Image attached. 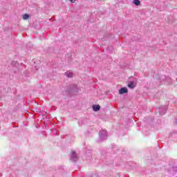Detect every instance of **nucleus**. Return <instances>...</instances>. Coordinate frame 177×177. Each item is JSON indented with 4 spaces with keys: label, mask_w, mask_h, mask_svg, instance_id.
Wrapping results in <instances>:
<instances>
[{
    "label": "nucleus",
    "mask_w": 177,
    "mask_h": 177,
    "mask_svg": "<svg viewBox=\"0 0 177 177\" xmlns=\"http://www.w3.org/2000/svg\"><path fill=\"white\" fill-rule=\"evenodd\" d=\"M120 95H124V93H128V88L123 87L119 91Z\"/></svg>",
    "instance_id": "1"
},
{
    "label": "nucleus",
    "mask_w": 177,
    "mask_h": 177,
    "mask_svg": "<svg viewBox=\"0 0 177 177\" xmlns=\"http://www.w3.org/2000/svg\"><path fill=\"white\" fill-rule=\"evenodd\" d=\"M65 75H66V77H68V78H73V73L71 71H67L65 73Z\"/></svg>",
    "instance_id": "2"
},
{
    "label": "nucleus",
    "mask_w": 177,
    "mask_h": 177,
    "mask_svg": "<svg viewBox=\"0 0 177 177\" xmlns=\"http://www.w3.org/2000/svg\"><path fill=\"white\" fill-rule=\"evenodd\" d=\"M93 109L94 111H99L100 110V105H94V106H93Z\"/></svg>",
    "instance_id": "3"
},
{
    "label": "nucleus",
    "mask_w": 177,
    "mask_h": 177,
    "mask_svg": "<svg viewBox=\"0 0 177 177\" xmlns=\"http://www.w3.org/2000/svg\"><path fill=\"white\" fill-rule=\"evenodd\" d=\"M133 2L134 5H136V6H139V5H140V1L139 0H133Z\"/></svg>",
    "instance_id": "4"
},
{
    "label": "nucleus",
    "mask_w": 177,
    "mask_h": 177,
    "mask_svg": "<svg viewBox=\"0 0 177 177\" xmlns=\"http://www.w3.org/2000/svg\"><path fill=\"white\" fill-rule=\"evenodd\" d=\"M30 18V15H27V14H25L24 16H23V19L24 20H27Z\"/></svg>",
    "instance_id": "5"
},
{
    "label": "nucleus",
    "mask_w": 177,
    "mask_h": 177,
    "mask_svg": "<svg viewBox=\"0 0 177 177\" xmlns=\"http://www.w3.org/2000/svg\"><path fill=\"white\" fill-rule=\"evenodd\" d=\"M129 88H131V89H133V88H135V85H133V82H131L129 85H128Z\"/></svg>",
    "instance_id": "6"
},
{
    "label": "nucleus",
    "mask_w": 177,
    "mask_h": 177,
    "mask_svg": "<svg viewBox=\"0 0 177 177\" xmlns=\"http://www.w3.org/2000/svg\"><path fill=\"white\" fill-rule=\"evenodd\" d=\"M72 3H75V0H70Z\"/></svg>",
    "instance_id": "7"
}]
</instances>
